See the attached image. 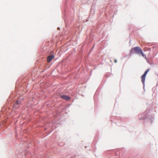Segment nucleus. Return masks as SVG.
I'll list each match as a JSON object with an SVG mask.
<instances>
[{
	"mask_svg": "<svg viewBox=\"0 0 158 158\" xmlns=\"http://www.w3.org/2000/svg\"><path fill=\"white\" fill-rule=\"evenodd\" d=\"M132 50H134L135 53L139 55L141 54L146 60H147L146 55L144 54L142 50L140 47H134L132 49Z\"/></svg>",
	"mask_w": 158,
	"mask_h": 158,
	"instance_id": "obj_1",
	"label": "nucleus"
},
{
	"mask_svg": "<svg viewBox=\"0 0 158 158\" xmlns=\"http://www.w3.org/2000/svg\"><path fill=\"white\" fill-rule=\"evenodd\" d=\"M149 69H147L145 72L142 75L141 77V81L144 84V83L145 77L146 75L148 72H149Z\"/></svg>",
	"mask_w": 158,
	"mask_h": 158,
	"instance_id": "obj_2",
	"label": "nucleus"
},
{
	"mask_svg": "<svg viewBox=\"0 0 158 158\" xmlns=\"http://www.w3.org/2000/svg\"><path fill=\"white\" fill-rule=\"evenodd\" d=\"M54 56L53 55H50L47 57V61L48 62H50L54 58Z\"/></svg>",
	"mask_w": 158,
	"mask_h": 158,
	"instance_id": "obj_3",
	"label": "nucleus"
},
{
	"mask_svg": "<svg viewBox=\"0 0 158 158\" xmlns=\"http://www.w3.org/2000/svg\"><path fill=\"white\" fill-rule=\"evenodd\" d=\"M61 98L64 100H69L70 99V98L67 96L63 95L61 96Z\"/></svg>",
	"mask_w": 158,
	"mask_h": 158,
	"instance_id": "obj_4",
	"label": "nucleus"
},
{
	"mask_svg": "<svg viewBox=\"0 0 158 158\" xmlns=\"http://www.w3.org/2000/svg\"><path fill=\"white\" fill-rule=\"evenodd\" d=\"M19 104V102L18 101H17L14 104V106L17 107L16 106L17 105Z\"/></svg>",
	"mask_w": 158,
	"mask_h": 158,
	"instance_id": "obj_5",
	"label": "nucleus"
},
{
	"mask_svg": "<svg viewBox=\"0 0 158 158\" xmlns=\"http://www.w3.org/2000/svg\"><path fill=\"white\" fill-rule=\"evenodd\" d=\"M114 62L115 63H116L117 62V60L116 59L114 60Z\"/></svg>",
	"mask_w": 158,
	"mask_h": 158,
	"instance_id": "obj_6",
	"label": "nucleus"
}]
</instances>
